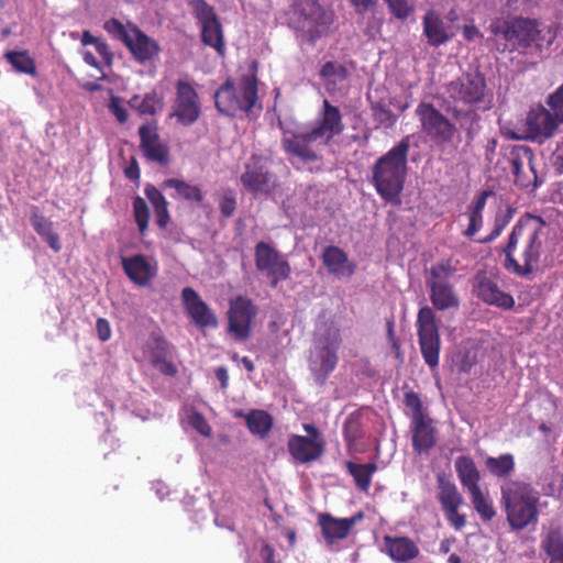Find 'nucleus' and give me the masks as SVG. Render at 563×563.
<instances>
[{
	"mask_svg": "<svg viewBox=\"0 0 563 563\" xmlns=\"http://www.w3.org/2000/svg\"><path fill=\"white\" fill-rule=\"evenodd\" d=\"M362 519V512L350 518H334L329 514H321L318 523L327 542L333 544L338 540L345 539L350 530Z\"/></svg>",
	"mask_w": 563,
	"mask_h": 563,
	"instance_id": "obj_23",
	"label": "nucleus"
},
{
	"mask_svg": "<svg viewBox=\"0 0 563 563\" xmlns=\"http://www.w3.org/2000/svg\"><path fill=\"white\" fill-rule=\"evenodd\" d=\"M457 477L466 492L481 487V473L470 456H459L454 464Z\"/></svg>",
	"mask_w": 563,
	"mask_h": 563,
	"instance_id": "obj_31",
	"label": "nucleus"
},
{
	"mask_svg": "<svg viewBox=\"0 0 563 563\" xmlns=\"http://www.w3.org/2000/svg\"><path fill=\"white\" fill-rule=\"evenodd\" d=\"M103 27L113 38L124 43L140 63L151 60L158 55L159 46L156 41L144 34L135 24L131 22L123 24L112 18L104 22Z\"/></svg>",
	"mask_w": 563,
	"mask_h": 563,
	"instance_id": "obj_7",
	"label": "nucleus"
},
{
	"mask_svg": "<svg viewBox=\"0 0 563 563\" xmlns=\"http://www.w3.org/2000/svg\"><path fill=\"white\" fill-rule=\"evenodd\" d=\"M550 233V225L540 217H521L504 249L506 268L519 276H528L537 271L547 252Z\"/></svg>",
	"mask_w": 563,
	"mask_h": 563,
	"instance_id": "obj_2",
	"label": "nucleus"
},
{
	"mask_svg": "<svg viewBox=\"0 0 563 563\" xmlns=\"http://www.w3.org/2000/svg\"><path fill=\"white\" fill-rule=\"evenodd\" d=\"M181 299L186 312L196 325L199 328L218 327V319L216 314L195 289L185 287L181 290Z\"/></svg>",
	"mask_w": 563,
	"mask_h": 563,
	"instance_id": "obj_19",
	"label": "nucleus"
},
{
	"mask_svg": "<svg viewBox=\"0 0 563 563\" xmlns=\"http://www.w3.org/2000/svg\"><path fill=\"white\" fill-rule=\"evenodd\" d=\"M505 41L514 51L521 54L540 53L543 46L541 31L536 21L530 19H515L506 26Z\"/></svg>",
	"mask_w": 563,
	"mask_h": 563,
	"instance_id": "obj_10",
	"label": "nucleus"
},
{
	"mask_svg": "<svg viewBox=\"0 0 563 563\" xmlns=\"http://www.w3.org/2000/svg\"><path fill=\"white\" fill-rule=\"evenodd\" d=\"M31 224L36 233L53 251L59 252L62 250L59 235L55 232L54 224L51 220L41 214L34 213L31 217Z\"/></svg>",
	"mask_w": 563,
	"mask_h": 563,
	"instance_id": "obj_33",
	"label": "nucleus"
},
{
	"mask_svg": "<svg viewBox=\"0 0 563 563\" xmlns=\"http://www.w3.org/2000/svg\"><path fill=\"white\" fill-rule=\"evenodd\" d=\"M201 103L199 96L191 84L179 80L176 86V100L172 117L185 125L194 124L200 117Z\"/></svg>",
	"mask_w": 563,
	"mask_h": 563,
	"instance_id": "obj_16",
	"label": "nucleus"
},
{
	"mask_svg": "<svg viewBox=\"0 0 563 563\" xmlns=\"http://www.w3.org/2000/svg\"><path fill=\"white\" fill-rule=\"evenodd\" d=\"M385 547L388 555L396 562H408L419 554L416 543L406 537H385Z\"/></svg>",
	"mask_w": 563,
	"mask_h": 563,
	"instance_id": "obj_29",
	"label": "nucleus"
},
{
	"mask_svg": "<svg viewBox=\"0 0 563 563\" xmlns=\"http://www.w3.org/2000/svg\"><path fill=\"white\" fill-rule=\"evenodd\" d=\"M357 422L356 420L349 419L344 424V437L345 440L351 444L354 441H356L358 434H357Z\"/></svg>",
	"mask_w": 563,
	"mask_h": 563,
	"instance_id": "obj_53",
	"label": "nucleus"
},
{
	"mask_svg": "<svg viewBox=\"0 0 563 563\" xmlns=\"http://www.w3.org/2000/svg\"><path fill=\"white\" fill-rule=\"evenodd\" d=\"M255 265L274 287L279 282L286 280L291 273L286 256L265 242H260L255 246Z\"/></svg>",
	"mask_w": 563,
	"mask_h": 563,
	"instance_id": "obj_12",
	"label": "nucleus"
},
{
	"mask_svg": "<svg viewBox=\"0 0 563 563\" xmlns=\"http://www.w3.org/2000/svg\"><path fill=\"white\" fill-rule=\"evenodd\" d=\"M542 548L549 563H563V534L560 530H551L542 540Z\"/></svg>",
	"mask_w": 563,
	"mask_h": 563,
	"instance_id": "obj_40",
	"label": "nucleus"
},
{
	"mask_svg": "<svg viewBox=\"0 0 563 563\" xmlns=\"http://www.w3.org/2000/svg\"><path fill=\"white\" fill-rule=\"evenodd\" d=\"M129 104L142 115H154L163 107L162 98L154 91L146 93L144 97L133 96Z\"/></svg>",
	"mask_w": 563,
	"mask_h": 563,
	"instance_id": "obj_42",
	"label": "nucleus"
},
{
	"mask_svg": "<svg viewBox=\"0 0 563 563\" xmlns=\"http://www.w3.org/2000/svg\"><path fill=\"white\" fill-rule=\"evenodd\" d=\"M410 136L402 137L382 155L371 168V181L379 197L388 203L399 205L408 174Z\"/></svg>",
	"mask_w": 563,
	"mask_h": 563,
	"instance_id": "obj_3",
	"label": "nucleus"
},
{
	"mask_svg": "<svg viewBox=\"0 0 563 563\" xmlns=\"http://www.w3.org/2000/svg\"><path fill=\"white\" fill-rule=\"evenodd\" d=\"M510 22H506V21H503L501 19H495L492 21V23L489 24V31L494 34V35H503V37L505 38V31H506V26L507 24H509Z\"/></svg>",
	"mask_w": 563,
	"mask_h": 563,
	"instance_id": "obj_58",
	"label": "nucleus"
},
{
	"mask_svg": "<svg viewBox=\"0 0 563 563\" xmlns=\"http://www.w3.org/2000/svg\"><path fill=\"white\" fill-rule=\"evenodd\" d=\"M216 376L221 382L222 388L228 386L229 375L224 367H219L216 369Z\"/></svg>",
	"mask_w": 563,
	"mask_h": 563,
	"instance_id": "obj_64",
	"label": "nucleus"
},
{
	"mask_svg": "<svg viewBox=\"0 0 563 563\" xmlns=\"http://www.w3.org/2000/svg\"><path fill=\"white\" fill-rule=\"evenodd\" d=\"M260 555H261L262 560L264 561V563H275V561H274L275 551L268 544H266V543L263 544Z\"/></svg>",
	"mask_w": 563,
	"mask_h": 563,
	"instance_id": "obj_60",
	"label": "nucleus"
},
{
	"mask_svg": "<svg viewBox=\"0 0 563 563\" xmlns=\"http://www.w3.org/2000/svg\"><path fill=\"white\" fill-rule=\"evenodd\" d=\"M282 146L288 162L297 169L322 161V148L339 136L344 124L338 107L323 99L317 120L307 126L280 123Z\"/></svg>",
	"mask_w": 563,
	"mask_h": 563,
	"instance_id": "obj_1",
	"label": "nucleus"
},
{
	"mask_svg": "<svg viewBox=\"0 0 563 563\" xmlns=\"http://www.w3.org/2000/svg\"><path fill=\"white\" fill-rule=\"evenodd\" d=\"M534 155L528 146H519L511 153V167L515 181L521 188L537 184V172L533 165Z\"/></svg>",
	"mask_w": 563,
	"mask_h": 563,
	"instance_id": "obj_21",
	"label": "nucleus"
},
{
	"mask_svg": "<svg viewBox=\"0 0 563 563\" xmlns=\"http://www.w3.org/2000/svg\"><path fill=\"white\" fill-rule=\"evenodd\" d=\"M346 468L353 476L357 488L362 492H367L372 484V475L377 471L375 463L357 464L346 462Z\"/></svg>",
	"mask_w": 563,
	"mask_h": 563,
	"instance_id": "obj_39",
	"label": "nucleus"
},
{
	"mask_svg": "<svg viewBox=\"0 0 563 563\" xmlns=\"http://www.w3.org/2000/svg\"><path fill=\"white\" fill-rule=\"evenodd\" d=\"M478 297L490 306L509 310L515 306V299L511 295L503 291L495 282L483 279L477 286Z\"/></svg>",
	"mask_w": 563,
	"mask_h": 563,
	"instance_id": "obj_28",
	"label": "nucleus"
},
{
	"mask_svg": "<svg viewBox=\"0 0 563 563\" xmlns=\"http://www.w3.org/2000/svg\"><path fill=\"white\" fill-rule=\"evenodd\" d=\"M487 472L498 478L509 477L515 471V459L512 454L505 453L499 456H487L485 459Z\"/></svg>",
	"mask_w": 563,
	"mask_h": 563,
	"instance_id": "obj_36",
	"label": "nucleus"
},
{
	"mask_svg": "<svg viewBox=\"0 0 563 563\" xmlns=\"http://www.w3.org/2000/svg\"><path fill=\"white\" fill-rule=\"evenodd\" d=\"M562 124L554 111L547 104H539L527 113L526 139L543 143L555 135Z\"/></svg>",
	"mask_w": 563,
	"mask_h": 563,
	"instance_id": "obj_15",
	"label": "nucleus"
},
{
	"mask_svg": "<svg viewBox=\"0 0 563 563\" xmlns=\"http://www.w3.org/2000/svg\"><path fill=\"white\" fill-rule=\"evenodd\" d=\"M144 192L146 198L150 200L154 208L156 214V223L158 224V227L165 228L169 222V213L165 197L153 185H146Z\"/></svg>",
	"mask_w": 563,
	"mask_h": 563,
	"instance_id": "obj_37",
	"label": "nucleus"
},
{
	"mask_svg": "<svg viewBox=\"0 0 563 563\" xmlns=\"http://www.w3.org/2000/svg\"><path fill=\"white\" fill-rule=\"evenodd\" d=\"M438 499L443 510L460 507L463 504V497L453 482L446 479L445 476L442 475L438 477Z\"/></svg>",
	"mask_w": 563,
	"mask_h": 563,
	"instance_id": "obj_35",
	"label": "nucleus"
},
{
	"mask_svg": "<svg viewBox=\"0 0 563 563\" xmlns=\"http://www.w3.org/2000/svg\"><path fill=\"white\" fill-rule=\"evenodd\" d=\"M500 492L506 519L512 530L520 531L538 523L540 494L536 488L521 481H507Z\"/></svg>",
	"mask_w": 563,
	"mask_h": 563,
	"instance_id": "obj_4",
	"label": "nucleus"
},
{
	"mask_svg": "<svg viewBox=\"0 0 563 563\" xmlns=\"http://www.w3.org/2000/svg\"><path fill=\"white\" fill-rule=\"evenodd\" d=\"M189 424L201 435L210 437L211 427L208 421L199 412H192L189 416Z\"/></svg>",
	"mask_w": 563,
	"mask_h": 563,
	"instance_id": "obj_50",
	"label": "nucleus"
},
{
	"mask_svg": "<svg viewBox=\"0 0 563 563\" xmlns=\"http://www.w3.org/2000/svg\"><path fill=\"white\" fill-rule=\"evenodd\" d=\"M236 208V201L232 196H224L220 201V209L224 217H231Z\"/></svg>",
	"mask_w": 563,
	"mask_h": 563,
	"instance_id": "obj_54",
	"label": "nucleus"
},
{
	"mask_svg": "<svg viewBox=\"0 0 563 563\" xmlns=\"http://www.w3.org/2000/svg\"><path fill=\"white\" fill-rule=\"evenodd\" d=\"M553 165L555 169L563 174V139L558 142L555 151L553 152Z\"/></svg>",
	"mask_w": 563,
	"mask_h": 563,
	"instance_id": "obj_56",
	"label": "nucleus"
},
{
	"mask_svg": "<svg viewBox=\"0 0 563 563\" xmlns=\"http://www.w3.org/2000/svg\"><path fill=\"white\" fill-rule=\"evenodd\" d=\"M404 401L406 407L410 410L411 421L428 417L423 411L420 397L415 391L406 393Z\"/></svg>",
	"mask_w": 563,
	"mask_h": 563,
	"instance_id": "obj_46",
	"label": "nucleus"
},
{
	"mask_svg": "<svg viewBox=\"0 0 563 563\" xmlns=\"http://www.w3.org/2000/svg\"><path fill=\"white\" fill-rule=\"evenodd\" d=\"M133 212L141 233L147 229L150 221V209L146 201L141 197H135L133 200Z\"/></svg>",
	"mask_w": 563,
	"mask_h": 563,
	"instance_id": "obj_45",
	"label": "nucleus"
},
{
	"mask_svg": "<svg viewBox=\"0 0 563 563\" xmlns=\"http://www.w3.org/2000/svg\"><path fill=\"white\" fill-rule=\"evenodd\" d=\"M512 214H514V211L511 208H507L504 213H497L496 220H495V229L489 234V236H487L484 240H481L479 242L487 243V242H492L493 240L498 238L500 235V233L503 232V230L505 229V227L511 220Z\"/></svg>",
	"mask_w": 563,
	"mask_h": 563,
	"instance_id": "obj_48",
	"label": "nucleus"
},
{
	"mask_svg": "<svg viewBox=\"0 0 563 563\" xmlns=\"http://www.w3.org/2000/svg\"><path fill=\"white\" fill-rule=\"evenodd\" d=\"M241 183L254 196L268 195L275 187V177L268 170V161L260 155H252L244 165Z\"/></svg>",
	"mask_w": 563,
	"mask_h": 563,
	"instance_id": "obj_14",
	"label": "nucleus"
},
{
	"mask_svg": "<svg viewBox=\"0 0 563 563\" xmlns=\"http://www.w3.org/2000/svg\"><path fill=\"white\" fill-rule=\"evenodd\" d=\"M246 424L251 433L264 438L272 429L273 419L264 410H252L246 416Z\"/></svg>",
	"mask_w": 563,
	"mask_h": 563,
	"instance_id": "obj_43",
	"label": "nucleus"
},
{
	"mask_svg": "<svg viewBox=\"0 0 563 563\" xmlns=\"http://www.w3.org/2000/svg\"><path fill=\"white\" fill-rule=\"evenodd\" d=\"M189 5L201 27L202 43L214 48L219 55L223 56L225 52L223 29L213 7L205 0H191Z\"/></svg>",
	"mask_w": 563,
	"mask_h": 563,
	"instance_id": "obj_11",
	"label": "nucleus"
},
{
	"mask_svg": "<svg viewBox=\"0 0 563 563\" xmlns=\"http://www.w3.org/2000/svg\"><path fill=\"white\" fill-rule=\"evenodd\" d=\"M96 329H97L98 336L101 341L104 342L110 339L111 328H110L109 322L106 319L99 318L96 323Z\"/></svg>",
	"mask_w": 563,
	"mask_h": 563,
	"instance_id": "obj_55",
	"label": "nucleus"
},
{
	"mask_svg": "<svg viewBox=\"0 0 563 563\" xmlns=\"http://www.w3.org/2000/svg\"><path fill=\"white\" fill-rule=\"evenodd\" d=\"M474 510L484 521H490L496 516L493 500L487 489L478 487L467 492Z\"/></svg>",
	"mask_w": 563,
	"mask_h": 563,
	"instance_id": "obj_34",
	"label": "nucleus"
},
{
	"mask_svg": "<svg viewBox=\"0 0 563 563\" xmlns=\"http://www.w3.org/2000/svg\"><path fill=\"white\" fill-rule=\"evenodd\" d=\"M454 268L449 262L438 263L430 268L427 286L430 289V300L435 309L448 310L457 308L459 297L449 283Z\"/></svg>",
	"mask_w": 563,
	"mask_h": 563,
	"instance_id": "obj_9",
	"label": "nucleus"
},
{
	"mask_svg": "<svg viewBox=\"0 0 563 563\" xmlns=\"http://www.w3.org/2000/svg\"><path fill=\"white\" fill-rule=\"evenodd\" d=\"M257 313L256 307L245 297L231 300L228 311L229 332L240 341L250 336L251 324Z\"/></svg>",
	"mask_w": 563,
	"mask_h": 563,
	"instance_id": "obj_17",
	"label": "nucleus"
},
{
	"mask_svg": "<svg viewBox=\"0 0 563 563\" xmlns=\"http://www.w3.org/2000/svg\"><path fill=\"white\" fill-rule=\"evenodd\" d=\"M422 24L423 34L431 46L437 47L443 45L452 37V34L449 32L443 20L433 10L428 11L424 14Z\"/></svg>",
	"mask_w": 563,
	"mask_h": 563,
	"instance_id": "obj_27",
	"label": "nucleus"
},
{
	"mask_svg": "<svg viewBox=\"0 0 563 563\" xmlns=\"http://www.w3.org/2000/svg\"><path fill=\"white\" fill-rule=\"evenodd\" d=\"M122 267L128 277L137 286H150L157 275V262L137 254L122 258Z\"/></svg>",
	"mask_w": 563,
	"mask_h": 563,
	"instance_id": "obj_20",
	"label": "nucleus"
},
{
	"mask_svg": "<svg viewBox=\"0 0 563 563\" xmlns=\"http://www.w3.org/2000/svg\"><path fill=\"white\" fill-rule=\"evenodd\" d=\"M109 110L117 118L120 123H125L128 120V111L122 106V100L119 97H111L109 103Z\"/></svg>",
	"mask_w": 563,
	"mask_h": 563,
	"instance_id": "obj_52",
	"label": "nucleus"
},
{
	"mask_svg": "<svg viewBox=\"0 0 563 563\" xmlns=\"http://www.w3.org/2000/svg\"><path fill=\"white\" fill-rule=\"evenodd\" d=\"M290 455L301 464L318 460L324 451L323 439H309L303 435H291L288 440Z\"/></svg>",
	"mask_w": 563,
	"mask_h": 563,
	"instance_id": "obj_24",
	"label": "nucleus"
},
{
	"mask_svg": "<svg viewBox=\"0 0 563 563\" xmlns=\"http://www.w3.org/2000/svg\"><path fill=\"white\" fill-rule=\"evenodd\" d=\"M164 188H172L175 190V194L172 195L173 198L176 199H186L191 201L200 202L202 200V195L200 189L197 186L190 185L186 181L170 178L166 179L163 183Z\"/></svg>",
	"mask_w": 563,
	"mask_h": 563,
	"instance_id": "obj_41",
	"label": "nucleus"
},
{
	"mask_svg": "<svg viewBox=\"0 0 563 563\" xmlns=\"http://www.w3.org/2000/svg\"><path fill=\"white\" fill-rule=\"evenodd\" d=\"M155 366L161 371L163 372L164 374H167V375H174L176 374L177 369L175 367V365L170 362H166V361H158L156 360L155 361Z\"/></svg>",
	"mask_w": 563,
	"mask_h": 563,
	"instance_id": "obj_61",
	"label": "nucleus"
},
{
	"mask_svg": "<svg viewBox=\"0 0 563 563\" xmlns=\"http://www.w3.org/2000/svg\"><path fill=\"white\" fill-rule=\"evenodd\" d=\"M417 333L423 361L430 368L439 365L441 340L435 314L430 307H422L417 316Z\"/></svg>",
	"mask_w": 563,
	"mask_h": 563,
	"instance_id": "obj_8",
	"label": "nucleus"
},
{
	"mask_svg": "<svg viewBox=\"0 0 563 563\" xmlns=\"http://www.w3.org/2000/svg\"><path fill=\"white\" fill-rule=\"evenodd\" d=\"M349 1L356 9L357 12H365L375 3V0H349Z\"/></svg>",
	"mask_w": 563,
	"mask_h": 563,
	"instance_id": "obj_62",
	"label": "nucleus"
},
{
	"mask_svg": "<svg viewBox=\"0 0 563 563\" xmlns=\"http://www.w3.org/2000/svg\"><path fill=\"white\" fill-rule=\"evenodd\" d=\"M391 13L400 20H405L413 12V5L408 0H384Z\"/></svg>",
	"mask_w": 563,
	"mask_h": 563,
	"instance_id": "obj_49",
	"label": "nucleus"
},
{
	"mask_svg": "<svg viewBox=\"0 0 563 563\" xmlns=\"http://www.w3.org/2000/svg\"><path fill=\"white\" fill-rule=\"evenodd\" d=\"M485 79L481 75L467 74L448 85V93L456 102L477 103L485 93Z\"/></svg>",
	"mask_w": 563,
	"mask_h": 563,
	"instance_id": "obj_18",
	"label": "nucleus"
},
{
	"mask_svg": "<svg viewBox=\"0 0 563 563\" xmlns=\"http://www.w3.org/2000/svg\"><path fill=\"white\" fill-rule=\"evenodd\" d=\"M489 195V191H482L467 207L468 225L464 231L466 238H473L483 227V211Z\"/></svg>",
	"mask_w": 563,
	"mask_h": 563,
	"instance_id": "obj_32",
	"label": "nucleus"
},
{
	"mask_svg": "<svg viewBox=\"0 0 563 563\" xmlns=\"http://www.w3.org/2000/svg\"><path fill=\"white\" fill-rule=\"evenodd\" d=\"M341 331L333 321L320 322L314 331L309 351V368L320 385H323L338 364V350L341 345Z\"/></svg>",
	"mask_w": 563,
	"mask_h": 563,
	"instance_id": "obj_5",
	"label": "nucleus"
},
{
	"mask_svg": "<svg viewBox=\"0 0 563 563\" xmlns=\"http://www.w3.org/2000/svg\"><path fill=\"white\" fill-rule=\"evenodd\" d=\"M125 176L131 180H136L140 178V170L136 163H133L131 166L125 168Z\"/></svg>",
	"mask_w": 563,
	"mask_h": 563,
	"instance_id": "obj_63",
	"label": "nucleus"
},
{
	"mask_svg": "<svg viewBox=\"0 0 563 563\" xmlns=\"http://www.w3.org/2000/svg\"><path fill=\"white\" fill-rule=\"evenodd\" d=\"M321 258L328 272L339 278L351 277L355 272V264L338 246H327L322 252Z\"/></svg>",
	"mask_w": 563,
	"mask_h": 563,
	"instance_id": "obj_26",
	"label": "nucleus"
},
{
	"mask_svg": "<svg viewBox=\"0 0 563 563\" xmlns=\"http://www.w3.org/2000/svg\"><path fill=\"white\" fill-rule=\"evenodd\" d=\"M320 76L327 89L333 92L345 81L347 71L346 68L339 63L327 62L320 70Z\"/></svg>",
	"mask_w": 563,
	"mask_h": 563,
	"instance_id": "obj_38",
	"label": "nucleus"
},
{
	"mask_svg": "<svg viewBox=\"0 0 563 563\" xmlns=\"http://www.w3.org/2000/svg\"><path fill=\"white\" fill-rule=\"evenodd\" d=\"M412 445L416 451L424 452L435 444V431L429 417L411 421Z\"/></svg>",
	"mask_w": 563,
	"mask_h": 563,
	"instance_id": "obj_30",
	"label": "nucleus"
},
{
	"mask_svg": "<svg viewBox=\"0 0 563 563\" xmlns=\"http://www.w3.org/2000/svg\"><path fill=\"white\" fill-rule=\"evenodd\" d=\"M463 36L465 40L467 41H474L475 38L477 37H482V34L481 32L478 31V29L471 24V25H464L463 26Z\"/></svg>",
	"mask_w": 563,
	"mask_h": 563,
	"instance_id": "obj_59",
	"label": "nucleus"
},
{
	"mask_svg": "<svg viewBox=\"0 0 563 563\" xmlns=\"http://www.w3.org/2000/svg\"><path fill=\"white\" fill-rule=\"evenodd\" d=\"M141 150L145 157L159 164L168 163V150L159 142L158 133L153 125H142L139 130Z\"/></svg>",
	"mask_w": 563,
	"mask_h": 563,
	"instance_id": "obj_25",
	"label": "nucleus"
},
{
	"mask_svg": "<svg viewBox=\"0 0 563 563\" xmlns=\"http://www.w3.org/2000/svg\"><path fill=\"white\" fill-rule=\"evenodd\" d=\"M5 57L18 71L35 75V64L26 52H8Z\"/></svg>",
	"mask_w": 563,
	"mask_h": 563,
	"instance_id": "obj_44",
	"label": "nucleus"
},
{
	"mask_svg": "<svg viewBox=\"0 0 563 563\" xmlns=\"http://www.w3.org/2000/svg\"><path fill=\"white\" fill-rule=\"evenodd\" d=\"M333 21L334 13L316 3L302 21V31L310 41H316L329 33Z\"/></svg>",
	"mask_w": 563,
	"mask_h": 563,
	"instance_id": "obj_22",
	"label": "nucleus"
},
{
	"mask_svg": "<svg viewBox=\"0 0 563 563\" xmlns=\"http://www.w3.org/2000/svg\"><path fill=\"white\" fill-rule=\"evenodd\" d=\"M217 109L227 115L249 113L257 106V79L251 73L238 81L227 80L214 95Z\"/></svg>",
	"mask_w": 563,
	"mask_h": 563,
	"instance_id": "obj_6",
	"label": "nucleus"
},
{
	"mask_svg": "<svg viewBox=\"0 0 563 563\" xmlns=\"http://www.w3.org/2000/svg\"><path fill=\"white\" fill-rule=\"evenodd\" d=\"M460 507H453L443 510L445 518L455 530H461L466 523L465 515L459 512Z\"/></svg>",
	"mask_w": 563,
	"mask_h": 563,
	"instance_id": "obj_51",
	"label": "nucleus"
},
{
	"mask_svg": "<svg viewBox=\"0 0 563 563\" xmlns=\"http://www.w3.org/2000/svg\"><path fill=\"white\" fill-rule=\"evenodd\" d=\"M95 48L96 51L98 52V54L100 56H102V58L104 59V62L107 64H111V60H112V53L110 52L108 45L106 42H103L101 38L97 42V44L95 45Z\"/></svg>",
	"mask_w": 563,
	"mask_h": 563,
	"instance_id": "obj_57",
	"label": "nucleus"
},
{
	"mask_svg": "<svg viewBox=\"0 0 563 563\" xmlns=\"http://www.w3.org/2000/svg\"><path fill=\"white\" fill-rule=\"evenodd\" d=\"M545 104L554 111L563 125V82L545 99Z\"/></svg>",
	"mask_w": 563,
	"mask_h": 563,
	"instance_id": "obj_47",
	"label": "nucleus"
},
{
	"mask_svg": "<svg viewBox=\"0 0 563 563\" xmlns=\"http://www.w3.org/2000/svg\"><path fill=\"white\" fill-rule=\"evenodd\" d=\"M416 114L420 121L422 132L438 143L451 142L455 132V125L444 117L431 103L421 102Z\"/></svg>",
	"mask_w": 563,
	"mask_h": 563,
	"instance_id": "obj_13",
	"label": "nucleus"
}]
</instances>
